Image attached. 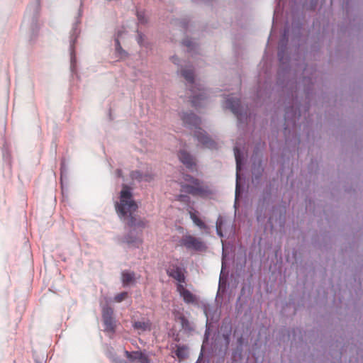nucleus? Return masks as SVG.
<instances>
[{
	"label": "nucleus",
	"instance_id": "26",
	"mask_svg": "<svg viewBox=\"0 0 363 363\" xmlns=\"http://www.w3.org/2000/svg\"><path fill=\"white\" fill-rule=\"evenodd\" d=\"M115 49L119 54L125 53V52L122 49L118 38L115 40Z\"/></svg>",
	"mask_w": 363,
	"mask_h": 363
},
{
	"label": "nucleus",
	"instance_id": "32",
	"mask_svg": "<svg viewBox=\"0 0 363 363\" xmlns=\"http://www.w3.org/2000/svg\"><path fill=\"white\" fill-rule=\"evenodd\" d=\"M116 174L118 177H122V172H121V169H117L116 170Z\"/></svg>",
	"mask_w": 363,
	"mask_h": 363
},
{
	"label": "nucleus",
	"instance_id": "3",
	"mask_svg": "<svg viewBox=\"0 0 363 363\" xmlns=\"http://www.w3.org/2000/svg\"><path fill=\"white\" fill-rule=\"evenodd\" d=\"M181 73L186 81V86L189 89L188 95L192 105L196 108L203 106L204 101L208 97V91L200 84L194 82V74L191 67L182 68Z\"/></svg>",
	"mask_w": 363,
	"mask_h": 363
},
{
	"label": "nucleus",
	"instance_id": "17",
	"mask_svg": "<svg viewBox=\"0 0 363 363\" xmlns=\"http://www.w3.org/2000/svg\"><path fill=\"white\" fill-rule=\"evenodd\" d=\"M80 21L79 19H77L76 21L74 23L70 34V47L71 49H73L74 45L77 40V36L79 34V30H78V25L79 24Z\"/></svg>",
	"mask_w": 363,
	"mask_h": 363
},
{
	"label": "nucleus",
	"instance_id": "14",
	"mask_svg": "<svg viewBox=\"0 0 363 363\" xmlns=\"http://www.w3.org/2000/svg\"><path fill=\"white\" fill-rule=\"evenodd\" d=\"M177 291L179 293L180 296L183 298L184 302L187 303H194L196 301L195 296L185 287L181 284H177Z\"/></svg>",
	"mask_w": 363,
	"mask_h": 363
},
{
	"label": "nucleus",
	"instance_id": "33",
	"mask_svg": "<svg viewBox=\"0 0 363 363\" xmlns=\"http://www.w3.org/2000/svg\"><path fill=\"white\" fill-rule=\"evenodd\" d=\"M179 197H180L181 201H186V199L188 198L186 196H184V195H181Z\"/></svg>",
	"mask_w": 363,
	"mask_h": 363
},
{
	"label": "nucleus",
	"instance_id": "30",
	"mask_svg": "<svg viewBox=\"0 0 363 363\" xmlns=\"http://www.w3.org/2000/svg\"><path fill=\"white\" fill-rule=\"evenodd\" d=\"M194 2H203V3H209L211 0H192Z\"/></svg>",
	"mask_w": 363,
	"mask_h": 363
},
{
	"label": "nucleus",
	"instance_id": "9",
	"mask_svg": "<svg viewBox=\"0 0 363 363\" xmlns=\"http://www.w3.org/2000/svg\"><path fill=\"white\" fill-rule=\"evenodd\" d=\"M113 310L109 306H104L102 308V318L105 325V330L113 333L116 328V320L113 317Z\"/></svg>",
	"mask_w": 363,
	"mask_h": 363
},
{
	"label": "nucleus",
	"instance_id": "5",
	"mask_svg": "<svg viewBox=\"0 0 363 363\" xmlns=\"http://www.w3.org/2000/svg\"><path fill=\"white\" fill-rule=\"evenodd\" d=\"M40 11V0L31 4L27 9L23 20V26L28 27L30 38L35 37L39 30L38 15Z\"/></svg>",
	"mask_w": 363,
	"mask_h": 363
},
{
	"label": "nucleus",
	"instance_id": "10",
	"mask_svg": "<svg viewBox=\"0 0 363 363\" xmlns=\"http://www.w3.org/2000/svg\"><path fill=\"white\" fill-rule=\"evenodd\" d=\"M234 155L236 161V187H235V203L237 202L238 198L240 194V174L239 172L241 169V165H242V157H241V152L238 147V145H235L234 147Z\"/></svg>",
	"mask_w": 363,
	"mask_h": 363
},
{
	"label": "nucleus",
	"instance_id": "19",
	"mask_svg": "<svg viewBox=\"0 0 363 363\" xmlns=\"http://www.w3.org/2000/svg\"><path fill=\"white\" fill-rule=\"evenodd\" d=\"M204 313L206 316L207 321L208 320L209 318H211L212 320H217L218 318L217 311L212 308L211 306H206L204 307Z\"/></svg>",
	"mask_w": 363,
	"mask_h": 363
},
{
	"label": "nucleus",
	"instance_id": "35",
	"mask_svg": "<svg viewBox=\"0 0 363 363\" xmlns=\"http://www.w3.org/2000/svg\"><path fill=\"white\" fill-rule=\"evenodd\" d=\"M207 332H208V331L206 330V333H205V337H204L203 343H204L205 342H206V341L208 340V337Z\"/></svg>",
	"mask_w": 363,
	"mask_h": 363
},
{
	"label": "nucleus",
	"instance_id": "13",
	"mask_svg": "<svg viewBox=\"0 0 363 363\" xmlns=\"http://www.w3.org/2000/svg\"><path fill=\"white\" fill-rule=\"evenodd\" d=\"M179 160L189 169H192L195 165L194 158L186 151L181 150L179 153Z\"/></svg>",
	"mask_w": 363,
	"mask_h": 363
},
{
	"label": "nucleus",
	"instance_id": "1",
	"mask_svg": "<svg viewBox=\"0 0 363 363\" xmlns=\"http://www.w3.org/2000/svg\"><path fill=\"white\" fill-rule=\"evenodd\" d=\"M137 208L138 205L133 200L130 189L125 184H123V189L121 191L120 201L116 203V210L121 218H127L128 225L133 228L124 236L123 240V242L133 247H138L141 243L140 231L145 226L143 221L132 215Z\"/></svg>",
	"mask_w": 363,
	"mask_h": 363
},
{
	"label": "nucleus",
	"instance_id": "12",
	"mask_svg": "<svg viewBox=\"0 0 363 363\" xmlns=\"http://www.w3.org/2000/svg\"><path fill=\"white\" fill-rule=\"evenodd\" d=\"M130 177L133 181L137 182H150L152 179L151 170L147 169L145 172L133 171L130 172Z\"/></svg>",
	"mask_w": 363,
	"mask_h": 363
},
{
	"label": "nucleus",
	"instance_id": "6",
	"mask_svg": "<svg viewBox=\"0 0 363 363\" xmlns=\"http://www.w3.org/2000/svg\"><path fill=\"white\" fill-rule=\"evenodd\" d=\"M301 116V108L300 107L294 106L286 107L284 115L285 128L284 134L286 136L287 134L291 133V128H294L296 125V121Z\"/></svg>",
	"mask_w": 363,
	"mask_h": 363
},
{
	"label": "nucleus",
	"instance_id": "27",
	"mask_svg": "<svg viewBox=\"0 0 363 363\" xmlns=\"http://www.w3.org/2000/svg\"><path fill=\"white\" fill-rule=\"evenodd\" d=\"M171 61L175 65H179L180 62L179 59L177 56H172L171 57Z\"/></svg>",
	"mask_w": 363,
	"mask_h": 363
},
{
	"label": "nucleus",
	"instance_id": "25",
	"mask_svg": "<svg viewBox=\"0 0 363 363\" xmlns=\"http://www.w3.org/2000/svg\"><path fill=\"white\" fill-rule=\"evenodd\" d=\"M137 16H138V20L139 21L140 23L141 24H145L147 22V18H146V16L145 15V13L143 12H138L137 13Z\"/></svg>",
	"mask_w": 363,
	"mask_h": 363
},
{
	"label": "nucleus",
	"instance_id": "2",
	"mask_svg": "<svg viewBox=\"0 0 363 363\" xmlns=\"http://www.w3.org/2000/svg\"><path fill=\"white\" fill-rule=\"evenodd\" d=\"M179 117L185 126L195 129L194 136L204 147L211 150L217 148V143L200 128L201 119L195 113L191 111H184L179 114Z\"/></svg>",
	"mask_w": 363,
	"mask_h": 363
},
{
	"label": "nucleus",
	"instance_id": "20",
	"mask_svg": "<svg viewBox=\"0 0 363 363\" xmlns=\"http://www.w3.org/2000/svg\"><path fill=\"white\" fill-rule=\"evenodd\" d=\"M133 327L139 332H143L150 329V325L147 321H135L133 323Z\"/></svg>",
	"mask_w": 363,
	"mask_h": 363
},
{
	"label": "nucleus",
	"instance_id": "23",
	"mask_svg": "<svg viewBox=\"0 0 363 363\" xmlns=\"http://www.w3.org/2000/svg\"><path fill=\"white\" fill-rule=\"evenodd\" d=\"M182 43L188 48L189 52H193L196 48V43L188 38L184 39Z\"/></svg>",
	"mask_w": 363,
	"mask_h": 363
},
{
	"label": "nucleus",
	"instance_id": "4",
	"mask_svg": "<svg viewBox=\"0 0 363 363\" xmlns=\"http://www.w3.org/2000/svg\"><path fill=\"white\" fill-rule=\"evenodd\" d=\"M223 107L229 109L237 117L239 125L247 123L249 118L247 107L242 106L240 99L234 94L228 95L225 98Z\"/></svg>",
	"mask_w": 363,
	"mask_h": 363
},
{
	"label": "nucleus",
	"instance_id": "18",
	"mask_svg": "<svg viewBox=\"0 0 363 363\" xmlns=\"http://www.w3.org/2000/svg\"><path fill=\"white\" fill-rule=\"evenodd\" d=\"M286 41H287V30H285L284 33L283 34L282 39L281 40L280 43H279V52H278V57H279V61L281 63H284V50L282 48V47L284 45V44L286 43Z\"/></svg>",
	"mask_w": 363,
	"mask_h": 363
},
{
	"label": "nucleus",
	"instance_id": "8",
	"mask_svg": "<svg viewBox=\"0 0 363 363\" xmlns=\"http://www.w3.org/2000/svg\"><path fill=\"white\" fill-rule=\"evenodd\" d=\"M185 180L189 182L190 184L182 186V191L192 195H203L206 191L201 185V182L194 179L191 176L186 175Z\"/></svg>",
	"mask_w": 363,
	"mask_h": 363
},
{
	"label": "nucleus",
	"instance_id": "36",
	"mask_svg": "<svg viewBox=\"0 0 363 363\" xmlns=\"http://www.w3.org/2000/svg\"><path fill=\"white\" fill-rule=\"evenodd\" d=\"M138 42L139 44L142 43V36L140 35H138Z\"/></svg>",
	"mask_w": 363,
	"mask_h": 363
},
{
	"label": "nucleus",
	"instance_id": "34",
	"mask_svg": "<svg viewBox=\"0 0 363 363\" xmlns=\"http://www.w3.org/2000/svg\"><path fill=\"white\" fill-rule=\"evenodd\" d=\"M262 95H263V94H262V91H261V90L258 91V92H257V96H258L259 98H262Z\"/></svg>",
	"mask_w": 363,
	"mask_h": 363
},
{
	"label": "nucleus",
	"instance_id": "21",
	"mask_svg": "<svg viewBox=\"0 0 363 363\" xmlns=\"http://www.w3.org/2000/svg\"><path fill=\"white\" fill-rule=\"evenodd\" d=\"M190 218L194 222V223L196 225H197L200 229L206 230L208 228V226L194 213L190 212Z\"/></svg>",
	"mask_w": 363,
	"mask_h": 363
},
{
	"label": "nucleus",
	"instance_id": "16",
	"mask_svg": "<svg viewBox=\"0 0 363 363\" xmlns=\"http://www.w3.org/2000/svg\"><path fill=\"white\" fill-rule=\"evenodd\" d=\"M136 275L134 272L125 271L122 273V281L124 286H131L135 284Z\"/></svg>",
	"mask_w": 363,
	"mask_h": 363
},
{
	"label": "nucleus",
	"instance_id": "38",
	"mask_svg": "<svg viewBox=\"0 0 363 363\" xmlns=\"http://www.w3.org/2000/svg\"><path fill=\"white\" fill-rule=\"evenodd\" d=\"M303 81H311V79H306V78L303 79Z\"/></svg>",
	"mask_w": 363,
	"mask_h": 363
},
{
	"label": "nucleus",
	"instance_id": "28",
	"mask_svg": "<svg viewBox=\"0 0 363 363\" xmlns=\"http://www.w3.org/2000/svg\"><path fill=\"white\" fill-rule=\"evenodd\" d=\"M317 2H318V0H311V4H310V9H314L315 7L316 6Z\"/></svg>",
	"mask_w": 363,
	"mask_h": 363
},
{
	"label": "nucleus",
	"instance_id": "15",
	"mask_svg": "<svg viewBox=\"0 0 363 363\" xmlns=\"http://www.w3.org/2000/svg\"><path fill=\"white\" fill-rule=\"evenodd\" d=\"M125 353L127 358H128L130 361H138L140 363H148L147 357L141 352L135 351L133 352H129L128 351H125Z\"/></svg>",
	"mask_w": 363,
	"mask_h": 363
},
{
	"label": "nucleus",
	"instance_id": "7",
	"mask_svg": "<svg viewBox=\"0 0 363 363\" xmlns=\"http://www.w3.org/2000/svg\"><path fill=\"white\" fill-rule=\"evenodd\" d=\"M180 245L184 246L187 250L203 252L207 248L204 242L200 238L186 235L182 237Z\"/></svg>",
	"mask_w": 363,
	"mask_h": 363
},
{
	"label": "nucleus",
	"instance_id": "22",
	"mask_svg": "<svg viewBox=\"0 0 363 363\" xmlns=\"http://www.w3.org/2000/svg\"><path fill=\"white\" fill-rule=\"evenodd\" d=\"M224 223H225L224 218L221 216H219L218 219H217V220H216V228L217 235L220 238H223V232H222V228H223V225Z\"/></svg>",
	"mask_w": 363,
	"mask_h": 363
},
{
	"label": "nucleus",
	"instance_id": "24",
	"mask_svg": "<svg viewBox=\"0 0 363 363\" xmlns=\"http://www.w3.org/2000/svg\"><path fill=\"white\" fill-rule=\"evenodd\" d=\"M128 297V293L127 292H121L120 294H118L115 296L114 300L115 301L120 303L125 300Z\"/></svg>",
	"mask_w": 363,
	"mask_h": 363
},
{
	"label": "nucleus",
	"instance_id": "31",
	"mask_svg": "<svg viewBox=\"0 0 363 363\" xmlns=\"http://www.w3.org/2000/svg\"><path fill=\"white\" fill-rule=\"evenodd\" d=\"M224 259H225V255H224V252H223V257H222V271L223 270V269H224V266H225Z\"/></svg>",
	"mask_w": 363,
	"mask_h": 363
},
{
	"label": "nucleus",
	"instance_id": "29",
	"mask_svg": "<svg viewBox=\"0 0 363 363\" xmlns=\"http://www.w3.org/2000/svg\"><path fill=\"white\" fill-rule=\"evenodd\" d=\"M64 164H62V167H61V181L62 182V179H63V177H64V174H65V169H64Z\"/></svg>",
	"mask_w": 363,
	"mask_h": 363
},
{
	"label": "nucleus",
	"instance_id": "11",
	"mask_svg": "<svg viewBox=\"0 0 363 363\" xmlns=\"http://www.w3.org/2000/svg\"><path fill=\"white\" fill-rule=\"evenodd\" d=\"M167 274L169 277L176 279L179 284H182L185 281L183 269L179 266L172 264L167 269Z\"/></svg>",
	"mask_w": 363,
	"mask_h": 363
},
{
	"label": "nucleus",
	"instance_id": "37",
	"mask_svg": "<svg viewBox=\"0 0 363 363\" xmlns=\"http://www.w3.org/2000/svg\"><path fill=\"white\" fill-rule=\"evenodd\" d=\"M277 12H278V11H277V9H276V10L274 11V16L277 15Z\"/></svg>",
	"mask_w": 363,
	"mask_h": 363
}]
</instances>
